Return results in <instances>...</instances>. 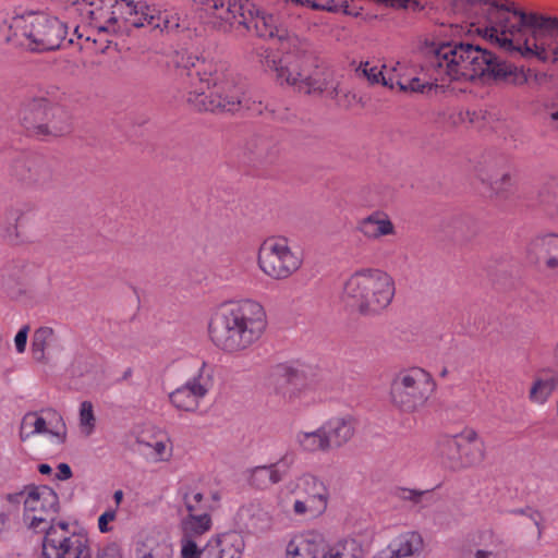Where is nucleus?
I'll list each match as a JSON object with an SVG mask.
<instances>
[{
    "mask_svg": "<svg viewBox=\"0 0 558 558\" xmlns=\"http://www.w3.org/2000/svg\"><path fill=\"white\" fill-rule=\"evenodd\" d=\"M454 35H477L509 53L558 61V19L490 0H441Z\"/></svg>",
    "mask_w": 558,
    "mask_h": 558,
    "instance_id": "obj_1",
    "label": "nucleus"
},
{
    "mask_svg": "<svg viewBox=\"0 0 558 558\" xmlns=\"http://www.w3.org/2000/svg\"><path fill=\"white\" fill-rule=\"evenodd\" d=\"M267 327L263 305L245 299L232 302L210 318L208 333L211 342L227 353H240L253 347Z\"/></svg>",
    "mask_w": 558,
    "mask_h": 558,
    "instance_id": "obj_2",
    "label": "nucleus"
},
{
    "mask_svg": "<svg viewBox=\"0 0 558 558\" xmlns=\"http://www.w3.org/2000/svg\"><path fill=\"white\" fill-rule=\"evenodd\" d=\"M330 501V489L317 474L306 471L286 483L278 492L276 506L303 520L323 517Z\"/></svg>",
    "mask_w": 558,
    "mask_h": 558,
    "instance_id": "obj_3",
    "label": "nucleus"
},
{
    "mask_svg": "<svg viewBox=\"0 0 558 558\" xmlns=\"http://www.w3.org/2000/svg\"><path fill=\"white\" fill-rule=\"evenodd\" d=\"M198 86L189 93L187 101L199 111L238 110L243 99L241 90L228 77L222 65L202 62L197 68Z\"/></svg>",
    "mask_w": 558,
    "mask_h": 558,
    "instance_id": "obj_4",
    "label": "nucleus"
},
{
    "mask_svg": "<svg viewBox=\"0 0 558 558\" xmlns=\"http://www.w3.org/2000/svg\"><path fill=\"white\" fill-rule=\"evenodd\" d=\"M395 292V281L390 275L376 268H363L345 281L343 299L362 314H375L391 303Z\"/></svg>",
    "mask_w": 558,
    "mask_h": 558,
    "instance_id": "obj_5",
    "label": "nucleus"
},
{
    "mask_svg": "<svg viewBox=\"0 0 558 558\" xmlns=\"http://www.w3.org/2000/svg\"><path fill=\"white\" fill-rule=\"evenodd\" d=\"M272 39H277L280 47L277 50L266 51L264 66L274 72L279 84L292 86L301 92L303 83L311 73V61L304 44L290 34L288 28L284 37Z\"/></svg>",
    "mask_w": 558,
    "mask_h": 558,
    "instance_id": "obj_6",
    "label": "nucleus"
},
{
    "mask_svg": "<svg viewBox=\"0 0 558 558\" xmlns=\"http://www.w3.org/2000/svg\"><path fill=\"white\" fill-rule=\"evenodd\" d=\"M223 31L234 25L254 31L262 38L284 37L287 20L279 8H263L253 0H226Z\"/></svg>",
    "mask_w": 558,
    "mask_h": 558,
    "instance_id": "obj_7",
    "label": "nucleus"
},
{
    "mask_svg": "<svg viewBox=\"0 0 558 558\" xmlns=\"http://www.w3.org/2000/svg\"><path fill=\"white\" fill-rule=\"evenodd\" d=\"M10 29L15 37H24L23 43L32 50H53L65 43L74 44L73 37H68L66 25L57 17L44 13L28 12L12 19Z\"/></svg>",
    "mask_w": 558,
    "mask_h": 558,
    "instance_id": "obj_8",
    "label": "nucleus"
},
{
    "mask_svg": "<svg viewBox=\"0 0 558 558\" xmlns=\"http://www.w3.org/2000/svg\"><path fill=\"white\" fill-rule=\"evenodd\" d=\"M8 501L23 505V523L36 533L57 524L54 518L60 511V499L48 485H27L21 492L8 495Z\"/></svg>",
    "mask_w": 558,
    "mask_h": 558,
    "instance_id": "obj_9",
    "label": "nucleus"
},
{
    "mask_svg": "<svg viewBox=\"0 0 558 558\" xmlns=\"http://www.w3.org/2000/svg\"><path fill=\"white\" fill-rule=\"evenodd\" d=\"M436 453L448 468L460 470L480 464L485 458V446L475 429L464 427L458 434L440 436Z\"/></svg>",
    "mask_w": 558,
    "mask_h": 558,
    "instance_id": "obj_10",
    "label": "nucleus"
},
{
    "mask_svg": "<svg viewBox=\"0 0 558 558\" xmlns=\"http://www.w3.org/2000/svg\"><path fill=\"white\" fill-rule=\"evenodd\" d=\"M258 267L269 278L284 280L295 274L303 264V255L291 247L287 238L266 239L258 250Z\"/></svg>",
    "mask_w": 558,
    "mask_h": 558,
    "instance_id": "obj_11",
    "label": "nucleus"
},
{
    "mask_svg": "<svg viewBox=\"0 0 558 558\" xmlns=\"http://www.w3.org/2000/svg\"><path fill=\"white\" fill-rule=\"evenodd\" d=\"M435 389L432 376L420 367L397 374L391 384V399L405 411H413L425 404Z\"/></svg>",
    "mask_w": 558,
    "mask_h": 558,
    "instance_id": "obj_12",
    "label": "nucleus"
},
{
    "mask_svg": "<svg viewBox=\"0 0 558 558\" xmlns=\"http://www.w3.org/2000/svg\"><path fill=\"white\" fill-rule=\"evenodd\" d=\"M120 0H105L102 9L84 24L88 27L86 34L76 26L73 33L78 39L80 47H94L96 51L104 52L108 48V36L121 32L120 11L118 7Z\"/></svg>",
    "mask_w": 558,
    "mask_h": 558,
    "instance_id": "obj_13",
    "label": "nucleus"
},
{
    "mask_svg": "<svg viewBox=\"0 0 558 558\" xmlns=\"http://www.w3.org/2000/svg\"><path fill=\"white\" fill-rule=\"evenodd\" d=\"M44 558H92V548L87 535L70 533L69 523L59 521L44 531Z\"/></svg>",
    "mask_w": 558,
    "mask_h": 558,
    "instance_id": "obj_14",
    "label": "nucleus"
},
{
    "mask_svg": "<svg viewBox=\"0 0 558 558\" xmlns=\"http://www.w3.org/2000/svg\"><path fill=\"white\" fill-rule=\"evenodd\" d=\"M276 391L294 407H308L317 399L308 373L299 366L279 365L274 372Z\"/></svg>",
    "mask_w": 558,
    "mask_h": 558,
    "instance_id": "obj_15",
    "label": "nucleus"
},
{
    "mask_svg": "<svg viewBox=\"0 0 558 558\" xmlns=\"http://www.w3.org/2000/svg\"><path fill=\"white\" fill-rule=\"evenodd\" d=\"M121 31L126 26L173 29L179 26L178 19L170 16L167 12L159 11L156 7L145 1L134 2L132 0H120Z\"/></svg>",
    "mask_w": 558,
    "mask_h": 558,
    "instance_id": "obj_16",
    "label": "nucleus"
},
{
    "mask_svg": "<svg viewBox=\"0 0 558 558\" xmlns=\"http://www.w3.org/2000/svg\"><path fill=\"white\" fill-rule=\"evenodd\" d=\"M244 549V536L231 531L210 537L203 548L185 541L180 558H242Z\"/></svg>",
    "mask_w": 558,
    "mask_h": 558,
    "instance_id": "obj_17",
    "label": "nucleus"
},
{
    "mask_svg": "<svg viewBox=\"0 0 558 558\" xmlns=\"http://www.w3.org/2000/svg\"><path fill=\"white\" fill-rule=\"evenodd\" d=\"M214 366L203 362L195 375L169 395L172 405L181 411H196L201 401L214 387Z\"/></svg>",
    "mask_w": 558,
    "mask_h": 558,
    "instance_id": "obj_18",
    "label": "nucleus"
},
{
    "mask_svg": "<svg viewBox=\"0 0 558 558\" xmlns=\"http://www.w3.org/2000/svg\"><path fill=\"white\" fill-rule=\"evenodd\" d=\"M461 43L440 45L430 57L428 76L433 87H445L448 82H461Z\"/></svg>",
    "mask_w": 558,
    "mask_h": 558,
    "instance_id": "obj_19",
    "label": "nucleus"
},
{
    "mask_svg": "<svg viewBox=\"0 0 558 558\" xmlns=\"http://www.w3.org/2000/svg\"><path fill=\"white\" fill-rule=\"evenodd\" d=\"M306 94H319L326 98L337 101L338 105L350 106L354 96L341 77L328 69L315 68L311 71L307 80L302 85Z\"/></svg>",
    "mask_w": 558,
    "mask_h": 558,
    "instance_id": "obj_20",
    "label": "nucleus"
},
{
    "mask_svg": "<svg viewBox=\"0 0 558 558\" xmlns=\"http://www.w3.org/2000/svg\"><path fill=\"white\" fill-rule=\"evenodd\" d=\"M35 435H44L56 445L64 442L66 427L62 416L56 411L25 414L20 426V437L26 440Z\"/></svg>",
    "mask_w": 558,
    "mask_h": 558,
    "instance_id": "obj_21",
    "label": "nucleus"
},
{
    "mask_svg": "<svg viewBox=\"0 0 558 558\" xmlns=\"http://www.w3.org/2000/svg\"><path fill=\"white\" fill-rule=\"evenodd\" d=\"M173 554L171 538L162 531L145 530L136 536V558H173Z\"/></svg>",
    "mask_w": 558,
    "mask_h": 558,
    "instance_id": "obj_22",
    "label": "nucleus"
},
{
    "mask_svg": "<svg viewBox=\"0 0 558 558\" xmlns=\"http://www.w3.org/2000/svg\"><path fill=\"white\" fill-rule=\"evenodd\" d=\"M462 66L461 82L487 76L494 54L480 46L461 43Z\"/></svg>",
    "mask_w": 558,
    "mask_h": 558,
    "instance_id": "obj_23",
    "label": "nucleus"
},
{
    "mask_svg": "<svg viewBox=\"0 0 558 558\" xmlns=\"http://www.w3.org/2000/svg\"><path fill=\"white\" fill-rule=\"evenodd\" d=\"M385 76V86L393 88L398 86L403 92L425 93L433 88L430 78L422 80L414 75V70L401 62H388Z\"/></svg>",
    "mask_w": 558,
    "mask_h": 558,
    "instance_id": "obj_24",
    "label": "nucleus"
},
{
    "mask_svg": "<svg viewBox=\"0 0 558 558\" xmlns=\"http://www.w3.org/2000/svg\"><path fill=\"white\" fill-rule=\"evenodd\" d=\"M49 117L65 119V109L52 105L46 99H35L27 105L23 112V123L26 129L34 130L39 134H45L48 129Z\"/></svg>",
    "mask_w": 558,
    "mask_h": 558,
    "instance_id": "obj_25",
    "label": "nucleus"
},
{
    "mask_svg": "<svg viewBox=\"0 0 558 558\" xmlns=\"http://www.w3.org/2000/svg\"><path fill=\"white\" fill-rule=\"evenodd\" d=\"M324 536L314 530L289 535L284 546L286 558H318Z\"/></svg>",
    "mask_w": 558,
    "mask_h": 558,
    "instance_id": "obj_26",
    "label": "nucleus"
},
{
    "mask_svg": "<svg viewBox=\"0 0 558 558\" xmlns=\"http://www.w3.org/2000/svg\"><path fill=\"white\" fill-rule=\"evenodd\" d=\"M136 445L140 454L148 463H168L173 457V444L167 435L138 436Z\"/></svg>",
    "mask_w": 558,
    "mask_h": 558,
    "instance_id": "obj_27",
    "label": "nucleus"
},
{
    "mask_svg": "<svg viewBox=\"0 0 558 558\" xmlns=\"http://www.w3.org/2000/svg\"><path fill=\"white\" fill-rule=\"evenodd\" d=\"M356 230L369 241H378L381 238L395 235L397 232L391 218L384 210L372 211L359 219Z\"/></svg>",
    "mask_w": 558,
    "mask_h": 558,
    "instance_id": "obj_28",
    "label": "nucleus"
},
{
    "mask_svg": "<svg viewBox=\"0 0 558 558\" xmlns=\"http://www.w3.org/2000/svg\"><path fill=\"white\" fill-rule=\"evenodd\" d=\"M329 449H338L348 444L355 433V418L350 415H338L322 424Z\"/></svg>",
    "mask_w": 558,
    "mask_h": 558,
    "instance_id": "obj_29",
    "label": "nucleus"
},
{
    "mask_svg": "<svg viewBox=\"0 0 558 558\" xmlns=\"http://www.w3.org/2000/svg\"><path fill=\"white\" fill-rule=\"evenodd\" d=\"M487 77L502 81L514 86L527 84L532 78L537 80L538 74L530 69L519 68L505 62L494 56Z\"/></svg>",
    "mask_w": 558,
    "mask_h": 558,
    "instance_id": "obj_30",
    "label": "nucleus"
},
{
    "mask_svg": "<svg viewBox=\"0 0 558 558\" xmlns=\"http://www.w3.org/2000/svg\"><path fill=\"white\" fill-rule=\"evenodd\" d=\"M529 253L550 270H558V234L538 235L531 242Z\"/></svg>",
    "mask_w": 558,
    "mask_h": 558,
    "instance_id": "obj_31",
    "label": "nucleus"
},
{
    "mask_svg": "<svg viewBox=\"0 0 558 558\" xmlns=\"http://www.w3.org/2000/svg\"><path fill=\"white\" fill-rule=\"evenodd\" d=\"M182 537L180 539V551L183 550L185 541L196 543L194 537L207 533L211 529V518L207 512H190L181 523Z\"/></svg>",
    "mask_w": 558,
    "mask_h": 558,
    "instance_id": "obj_32",
    "label": "nucleus"
},
{
    "mask_svg": "<svg viewBox=\"0 0 558 558\" xmlns=\"http://www.w3.org/2000/svg\"><path fill=\"white\" fill-rule=\"evenodd\" d=\"M389 545L397 558H412L421 554L424 542L420 533L408 531L396 536Z\"/></svg>",
    "mask_w": 558,
    "mask_h": 558,
    "instance_id": "obj_33",
    "label": "nucleus"
},
{
    "mask_svg": "<svg viewBox=\"0 0 558 558\" xmlns=\"http://www.w3.org/2000/svg\"><path fill=\"white\" fill-rule=\"evenodd\" d=\"M204 23L222 29L226 15V0H193Z\"/></svg>",
    "mask_w": 558,
    "mask_h": 558,
    "instance_id": "obj_34",
    "label": "nucleus"
},
{
    "mask_svg": "<svg viewBox=\"0 0 558 558\" xmlns=\"http://www.w3.org/2000/svg\"><path fill=\"white\" fill-rule=\"evenodd\" d=\"M295 444L305 453L329 451L326 434L320 425L314 430H300L295 434Z\"/></svg>",
    "mask_w": 558,
    "mask_h": 558,
    "instance_id": "obj_35",
    "label": "nucleus"
},
{
    "mask_svg": "<svg viewBox=\"0 0 558 558\" xmlns=\"http://www.w3.org/2000/svg\"><path fill=\"white\" fill-rule=\"evenodd\" d=\"M558 387V374L556 373H543L539 374L533 381L530 391L529 399L533 403L544 404L555 389Z\"/></svg>",
    "mask_w": 558,
    "mask_h": 558,
    "instance_id": "obj_36",
    "label": "nucleus"
},
{
    "mask_svg": "<svg viewBox=\"0 0 558 558\" xmlns=\"http://www.w3.org/2000/svg\"><path fill=\"white\" fill-rule=\"evenodd\" d=\"M318 558H363L362 550L354 539H340L331 545L324 541Z\"/></svg>",
    "mask_w": 558,
    "mask_h": 558,
    "instance_id": "obj_37",
    "label": "nucleus"
},
{
    "mask_svg": "<svg viewBox=\"0 0 558 558\" xmlns=\"http://www.w3.org/2000/svg\"><path fill=\"white\" fill-rule=\"evenodd\" d=\"M286 2H292L296 5L311 8L314 10H322L327 12H343L348 15L357 16L359 12L350 9L345 1L340 0H284Z\"/></svg>",
    "mask_w": 558,
    "mask_h": 558,
    "instance_id": "obj_38",
    "label": "nucleus"
},
{
    "mask_svg": "<svg viewBox=\"0 0 558 558\" xmlns=\"http://www.w3.org/2000/svg\"><path fill=\"white\" fill-rule=\"evenodd\" d=\"M54 340V332L50 327H40L36 329L32 339V352L36 361H44L46 350Z\"/></svg>",
    "mask_w": 558,
    "mask_h": 558,
    "instance_id": "obj_39",
    "label": "nucleus"
},
{
    "mask_svg": "<svg viewBox=\"0 0 558 558\" xmlns=\"http://www.w3.org/2000/svg\"><path fill=\"white\" fill-rule=\"evenodd\" d=\"M97 418L94 412V405L90 401H83L78 410V427L81 433L89 437L96 430Z\"/></svg>",
    "mask_w": 558,
    "mask_h": 558,
    "instance_id": "obj_40",
    "label": "nucleus"
},
{
    "mask_svg": "<svg viewBox=\"0 0 558 558\" xmlns=\"http://www.w3.org/2000/svg\"><path fill=\"white\" fill-rule=\"evenodd\" d=\"M292 464L293 457L286 454L280 460L267 465V469L260 470L259 472L268 475L269 483L277 484L289 473Z\"/></svg>",
    "mask_w": 558,
    "mask_h": 558,
    "instance_id": "obj_41",
    "label": "nucleus"
},
{
    "mask_svg": "<svg viewBox=\"0 0 558 558\" xmlns=\"http://www.w3.org/2000/svg\"><path fill=\"white\" fill-rule=\"evenodd\" d=\"M183 502L187 512H197L199 510H207L210 508L204 498L203 493L197 487H185L182 492Z\"/></svg>",
    "mask_w": 558,
    "mask_h": 558,
    "instance_id": "obj_42",
    "label": "nucleus"
},
{
    "mask_svg": "<svg viewBox=\"0 0 558 558\" xmlns=\"http://www.w3.org/2000/svg\"><path fill=\"white\" fill-rule=\"evenodd\" d=\"M388 68V62L383 64H377L375 62L366 61L360 65V71L367 78V81L372 84H381L385 86V76L386 69Z\"/></svg>",
    "mask_w": 558,
    "mask_h": 558,
    "instance_id": "obj_43",
    "label": "nucleus"
},
{
    "mask_svg": "<svg viewBox=\"0 0 558 558\" xmlns=\"http://www.w3.org/2000/svg\"><path fill=\"white\" fill-rule=\"evenodd\" d=\"M74 5L80 12L82 22L85 23L105 5V0H75Z\"/></svg>",
    "mask_w": 558,
    "mask_h": 558,
    "instance_id": "obj_44",
    "label": "nucleus"
},
{
    "mask_svg": "<svg viewBox=\"0 0 558 558\" xmlns=\"http://www.w3.org/2000/svg\"><path fill=\"white\" fill-rule=\"evenodd\" d=\"M70 126V116L65 110V119L62 121L60 118H51L49 117L48 129L45 130V134L49 135H61L69 130Z\"/></svg>",
    "mask_w": 558,
    "mask_h": 558,
    "instance_id": "obj_45",
    "label": "nucleus"
},
{
    "mask_svg": "<svg viewBox=\"0 0 558 558\" xmlns=\"http://www.w3.org/2000/svg\"><path fill=\"white\" fill-rule=\"evenodd\" d=\"M117 519V510L116 509H107L104 513H101L98 518L97 526L100 533H109L112 531V523Z\"/></svg>",
    "mask_w": 558,
    "mask_h": 558,
    "instance_id": "obj_46",
    "label": "nucleus"
},
{
    "mask_svg": "<svg viewBox=\"0 0 558 558\" xmlns=\"http://www.w3.org/2000/svg\"><path fill=\"white\" fill-rule=\"evenodd\" d=\"M544 121L550 131L558 134V105H554L547 109Z\"/></svg>",
    "mask_w": 558,
    "mask_h": 558,
    "instance_id": "obj_47",
    "label": "nucleus"
},
{
    "mask_svg": "<svg viewBox=\"0 0 558 558\" xmlns=\"http://www.w3.org/2000/svg\"><path fill=\"white\" fill-rule=\"evenodd\" d=\"M28 326L22 327L14 337V345L17 353L22 354L26 350L28 338Z\"/></svg>",
    "mask_w": 558,
    "mask_h": 558,
    "instance_id": "obj_48",
    "label": "nucleus"
},
{
    "mask_svg": "<svg viewBox=\"0 0 558 558\" xmlns=\"http://www.w3.org/2000/svg\"><path fill=\"white\" fill-rule=\"evenodd\" d=\"M267 469V465H259L252 470V481L258 486H266L269 483L268 475L259 472L260 470Z\"/></svg>",
    "mask_w": 558,
    "mask_h": 558,
    "instance_id": "obj_49",
    "label": "nucleus"
},
{
    "mask_svg": "<svg viewBox=\"0 0 558 558\" xmlns=\"http://www.w3.org/2000/svg\"><path fill=\"white\" fill-rule=\"evenodd\" d=\"M72 475V471H71V468L65 464V463H60L58 465V474H57V478L58 480H68L70 478Z\"/></svg>",
    "mask_w": 558,
    "mask_h": 558,
    "instance_id": "obj_50",
    "label": "nucleus"
},
{
    "mask_svg": "<svg viewBox=\"0 0 558 558\" xmlns=\"http://www.w3.org/2000/svg\"><path fill=\"white\" fill-rule=\"evenodd\" d=\"M372 558H397L390 545L377 551Z\"/></svg>",
    "mask_w": 558,
    "mask_h": 558,
    "instance_id": "obj_51",
    "label": "nucleus"
},
{
    "mask_svg": "<svg viewBox=\"0 0 558 558\" xmlns=\"http://www.w3.org/2000/svg\"><path fill=\"white\" fill-rule=\"evenodd\" d=\"M511 181V177L510 174L508 173H504L501 175V185L500 186H495L494 190L496 191V193H500L502 191L506 190V185L509 184Z\"/></svg>",
    "mask_w": 558,
    "mask_h": 558,
    "instance_id": "obj_52",
    "label": "nucleus"
},
{
    "mask_svg": "<svg viewBox=\"0 0 558 558\" xmlns=\"http://www.w3.org/2000/svg\"><path fill=\"white\" fill-rule=\"evenodd\" d=\"M494 554L493 551H489V550H483V549H478L476 553H475V558H494Z\"/></svg>",
    "mask_w": 558,
    "mask_h": 558,
    "instance_id": "obj_53",
    "label": "nucleus"
},
{
    "mask_svg": "<svg viewBox=\"0 0 558 558\" xmlns=\"http://www.w3.org/2000/svg\"><path fill=\"white\" fill-rule=\"evenodd\" d=\"M123 497H124V494H123V492L121 489L116 490L113 493V500H114L117 506H119L122 502Z\"/></svg>",
    "mask_w": 558,
    "mask_h": 558,
    "instance_id": "obj_54",
    "label": "nucleus"
},
{
    "mask_svg": "<svg viewBox=\"0 0 558 558\" xmlns=\"http://www.w3.org/2000/svg\"><path fill=\"white\" fill-rule=\"evenodd\" d=\"M38 471L40 474L47 475V474L51 473L52 469L49 464L43 463V464H39Z\"/></svg>",
    "mask_w": 558,
    "mask_h": 558,
    "instance_id": "obj_55",
    "label": "nucleus"
},
{
    "mask_svg": "<svg viewBox=\"0 0 558 558\" xmlns=\"http://www.w3.org/2000/svg\"><path fill=\"white\" fill-rule=\"evenodd\" d=\"M98 558H121V557L116 551H112V553H105L104 555L99 556Z\"/></svg>",
    "mask_w": 558,
    "mask_h": 558,
    "instance_id": "obj_56",
    "label": "nucleus"
},
{
    "mask_svg": "<svg viewBox=\"0 0 558 558\" xmlns=\"http://www.w3.org/2000/svg\"><path fill=\"white\" fill-rule=\"evenodd\" d=\"M417 494L413 490H403V498H414Z\"/></svg>",
    "mask_w": 558,
    "mask_h": 558,
    "instance_id": "obj_57",
    "label": "nucleus"
},
{
    "mask_svg": "<svg viewBox=\"0 0 558 558\" xmlns=\"http://www.w3.org/2000/svg\"><path fill=\"white\" fill-rule=\"evenodd\" d=\"M553 357H554L556 365L558 366V341L555 344V348L553 351Z\"/></svg>",
    "mask_w": 558,
    "mask_h": 558,
    "instance_id": "obj_58",
    "label": "nucleus"
},
{
    "mask_svg": "<svg viewBox=\"0 0 558 558\" xmlns=\"http://www.w3.org/2000/svg\"><path fill=\"white\" fill-rule=\"evenodd\" d=\"M213 499L215 501H218L220 499L219 495L217 493L213 494Z\"/></svg>",
    "mask_w": 558,
    "mask_h": 558,
    "instance_id": "obj_59",
    "label": "nucleus"
}]
</instances>
